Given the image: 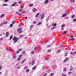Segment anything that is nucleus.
Masks as SVG:
<instances>
[{
  "label": "nucleus",
  "mask_w": 76,
  "mask_h": 76,
  "mask_svg": "<svg viewBox=\"0 0 76 76\" xmlns=\"http://www.w3.org/2000/svg\"><path fill=\"white\" fill-rule=\"evenodd\" d=\"M19 39V38L15 36L14 37V38L13 39V40H14V44L16 43V42H17V41Z\"/></svg>",
  "instance_id": "nucleus-1"
},
{
  "label": "nucleus",
  "mask_w": 76,
  "mask_h": 76,
  "mask_svg": "<svg viewBox=\"0 0 76 76\" xmlns=\"http://www.w3.org/2000/svg\"><path fill=\"white\" fill-rule=\"evenodd\" d=\"M40 18L41 20L44 19V18L45 17V14L43 13L40 15Z\"/></svg>",
  "instance_id": "nucleus-2"
},
{
  "label": "nucleus",
  "mask_w": 76,
  "mask_h": 76,
  "mask_svg": "<svg viewBox=\"0 0 76 76\" xmlns=\"http://www.w3.org/2000/svg\"><path fill=\"white\" fill-rule=\"evenodd\" d=\"M21 30H22V29L21 28H19L17 30V31L18 33H19V34L22 33V31H21Z\"/></svg>",
  "instance_id": "nucleus-3"
},
{
  "label": "nucleus",
  "mask_w": 76,
  "mask_h": 76,
  "mask_svg": "<svg viewBox=\"0 0 76 76\" xmlns=\"http://www.w3.org/2000/svg\"><path fill=\"white\" fill-rule=\"evenodd\" d=\"M22 56V55H21L19 56V58H18L17 60L18 61H19L20 59H21V57Z\"/></svg>",
  "instance_id": "nucleus-4"
},
{
  "label": "nucleus",
  "mask_w": 76,
  "mask_h": 76,
  "mask_svg": "<svg viewBox=\"0 0 76 76\" xmlns=\"http://www.w3.org/2000/svg\"><path fill=\"white\" fill-rule=\"evenodd\" d=\"M16 3H17L16 2H14V4H11V7H13V6H16Z\"/></svg>",
  "instance_id": "nucleus-5"
},
{
  "label": "nucleus",
  "mask_w": 76,
  "mask_h": 76,
  "mask_svg": "<svg viewBox=\"0 0 76 76\" xmlns=\"http://www.w3.org/2000/svg\"><path fill=\"white\" fill-rule=\"evenodd\" d=\"M32 11L33 12H35L37 11V9L35 8H34L33 9Z\"/></svg>",
  "instance_id": "nucleus-6"
},
{
  "label": "nucleus",
  "mask_w": 76,
  "mask_h": 76,
  "mask_svg": "<svg viewBox=\"0 0 76 76\" xmlns=\"http://www.w3.org/2000/svg\"><path fill=\"white\" fill-rule=\"evenodd\" d=\"M35 61L34 60H33L31 62V65H34L35 64Z\"/></svg>",
  "instance_id": "nucleus-7"
},
{
  "label": "nucleus",
  "mask_w": 76,
  "mask_h": 76,
  "mask_svg": "<svg viewBox=\"0 0 76 76\" xmlns=\"http://www.w3.org/2000/svg\"><path fill=\"white\" fill-rule=\"evenodd\" d=\"M50 18V16H48V18H46V21H48Z\"/></svg>",
  "instance_id": "nucleus-8"
},
{
  "label": "nucleus",
  "mask_w": 76,
  "mask_h": 76,
  "mask_svg": "<svg viewBox=\"0 0 76 76\" xmlns=\"http://www.w3.org/2000/svg\"><path fill=\"white\" fill-rule=\"evenodd\" d=\"M9 35V34L8 32H7L6 33V37H7Z\"/></svg>",
  "instance_id": "nucleus-9"
},
{
  "label": "nucleus",
  "mask_w": 76,
  "mask_h": 76,
  "mask_svg": "<svg viewBox=\"0 0 76 76\" xmlns=\"http://www.w3.org/2000/svg\"><path fill=\"white\" fill-rule=\"evenodd\" d=\"M26 61V59H24V60H23L21 62V64H23L25 63V61Z\"/></svg>",
  "instance_id": "nucleus-10"
},
{
  "label": "nucleus",
  "mask_w": 76,
  "mask_h": 76,
  "mask_svg": "<svg viewBox=\"0 0 76 76\" xmlns=\"http://www.w3.org/2000/svg\"><path fill=\"white\" fill-rule=\"evenodd\" d=\"M64 26H66V25L64 24H62L61 26V28H64Z\"/></svg>",
  "instance_id": "nucleus-11"
},
{
  "label": "nucleus",
  "mask_w": 76,
  "mask_h": 76,
  "mask_svg": "<svg viewBox=\"0 0 76 76\" xmlns=\"http://www.w3.org/2000/svg\"><path fill=\"white\" fill-rule=\"evenodd\" d=\"M56 25H57V23H53L52 24V26H56Z\"/></svg>",
  "instance_id": "nucleus-12"
},
{
  "label": "nucleus",
  "mask_w": 76,
  "mask_h": 76,
  "mask_svg": "<svg viewBox=\"0 0 76 76\" xmlns=\"http://www.w3.org/2000/svg\"><path fill=\"white\" fill-rule=\"evenodd\" d=\"M48 2V0H46L45 2V4H47V3Z\"/></svg>",
  "instance_id": "nucleus-13"
},
{
  "label": "nucleus",
  "mask_w": 76,
  "mask_h": 76,
  "mask_svg": "<svg viewBox=\"0 0 76 76\" xmlns=\"http://www.w3.org/2000/svg\"><path fill=\"white\" fill-rule=\"evenodd\" d=\"M68 58H66L64 60V62H66V61H67L68 60Z\"/></svg>",
  "instance_id": "nucleus-14"
},
{
  "label": "nucleus",
  "mask_w": 76,
  "mask_h": 76,
  "mask_svg": "<svg viewBox=\"0 0 76 76\" xmlns=\"http://www.w3.org/2000/svg\"><path fill=\"white\" fill-rule=\"evenodd\" d=\"M17 57V56H15L13 57V59H14L15 60L16 58Z\"/></svg>",
  "instance_id": "nucleus-15"
},
{
  "label": "nucleus",
  "mask_w": 76,
  "mask_h": 76,
  "mask_svg": "<svg viewBox=\"0 0 76 76\" xmlns=\"http://www.w3.org/2000/svg\"><path fill=\"white\" fill-rule=\"evenodd\" d=\"M29 71H30V70L29 69H27L26 70V72H27V73H29Z\"/></svg>",
  "instance_id": "nucleus-16"
},
{
  "label": "nucleus",
  "mask_w": 76,
  "mask_h": 76,
  "mask_svg": "<svg viewBox=\"0 0 76 76\" xmlns=\"http://www.w3.org/2000/svg\"><path fill=\"white\" fill-rule=\"evenodd\" d=\"M66 14H67V13L64 14V15H62L61 17H65V16H66Z\"/></svg>",
  "instance_id": "nucleus-17"
},
{
  "label": "nucleus",
  "mask_w": 76,
  "mask_h": 76,
  "mask_svg": "<svg viewBox=\"0 0 76 76\" xmlns=\"http://www.w3.org/2000/svg\"><path fill=\"white\" fill-rule=\"evenodd\" d=\"M76 52H75L74 53L71 52L70 53V54H72V55H74V54H76Z\"/></svg>",
  "instance_id": "nucleus-18"
},
{
  "label": "nucleus",
  "mask_w": 76,
  "mask_h": 76,
  "mask_svg": "<svg viewBox=\"0 0 76 76\" xmlns=\"http://www.w3.org/2000/svg\"><path fill=\"white\" fill-rule=\"evenodd\" d=\"M33 6H34V4H31L29 5V7H32Z\"/></svg>",
  "instance_id": "nucleus-19"
},
{
  "label": "nucleus",
  "mask_w": 76,
  "mask_h": 76,
  "mask_svg": "<svg viewBox=\"0 0 76 76\" xmlns=\"http://www.w3.org/2000/svg\"><path fill=\"white\" fill-rule=\"evenodd\" d=\"M16 14H17V15H21V14L19 13L17 11L16 12Z\"/></svg>",
  "instance_id": "nucleus-20"
},
{
  "label": "nucleus",
  "mask_w": 76,
  "mask_h": 76,
  "mask_svg": "<svg viewBox=\"0 0 76 76\" xmlns=\"http://www.w3.org/2000/svg\"><path fill=\"white\" fill-rule=\"evenodd\" d=\"M36 66H35L32 69V70H35V69H36Z\"/></svg>",
  "instance_id": "nucleus-21"
},
{
  "label": "nucleus",
  "mask_w": 76,
  "mask_h": 76,
  "mask_svg": "<svg viewBox=\"0 0 76 76\" xmlns=\"http://www.w3.org/2000/svg\"><path fill=\"white\" fill-rule=\"evenodd\" d=\"M68 75H72V72H68Z\"/></svg>",
  "instance_id": "nucleus-22"
},
{
  "label": "nucleus",
  "mask_w": 76,
  "mask_h": 76,
  "mask_svg": "<svg viewBox=\"0 0 76 76\" xmlns=\"http://www.w3.org/2000/svg\"><path fill=\"white\" fill-rule=\"evenodd\" d=\"M56 26H55L54 27H53L51 29V30H53V29H55V28H56Z\"/></svg>",
  "instance_id": "nucleus-23"
},
{
  "label": "nucleus",
  "mask_w": 76,
  "mask_h": 76,
  "mask_svg": "<svg viewBox=\"0 0 76 76\" xmlns=\"http://www.w3.org/2000/svg\"><path fill=\"white\" fill-rule=\"evenodd\" d=\"M70 2H75V0H70Z\"/></svg>",
  "instance_id": "nucleus-24"
},
{
  "label": "nucleus",
  "mask_w": 76,
  "mask_h": 76,
  "mask_svg": "<svg viewBox=\"0 0 76 76\" xmlns=\"http://www.w3.org/2000/svg\"><path fill=\"white\" fill-rule=\"evenodd\" d=\"M40 25H41V22H39L37 24V25L38 26Z\"/></svg>",
  "instance_id": "nucleus-25"
},
{
  "label": "nucleus",
  "mask_w": 76,
  "mask_h": 76,
  "mask_svg": "<svg viewBox=\"0 0 76 76\" xmlns=\"http://www.w3.org/2000/svg\"><path fill=\"white\" fill-rule=\"evenodd\" d=\"M25 54V51H23L22 52V54L23 55Z\"/></svg>",
  "instance_id": "nucleus-26"
},
{
  "label": "nucleus",
  "mask_w": 76,
  "mask_h": 76,
  "mask_svg": "<svg viewBox=\"0 0 76 76\" xmlns=\"http://www.w3.org/2000/svg\"><path fill=\"white\" fill-rule=\"evenodd\" d=\"M61 76H67V75H65V74H61Z\"/></svg>",
  "instance_id": "nucleus-27"
},
{
  "label": "nucleus",
  "mask_w": 76,
  "mask_h": 76,
  "mask_svg": "<svg viewBox=\"0 0 76 76\" xmlns=\"http://www.w3.org/2000/svg\"><path fill=\"white\" fill-rule=\"evenodd\" d=\"M12 37H13V35H12L10 36V40H11V39H12Z\"/></svg>",
  "instance_id": "nucleus-28"
},
{
  "label": "nucleus",
  "mask_w": 76,
  "mask_h": 76,
  "mask_svg": "<svg viewBox=\"0 0 76 76\" xmlns=\"http://www.w3.org/2000/svg\"><path fill=\"white\" fill-rule=\"evenodd\" d=\"M33 26L32 25H31L30 27V30H32V27Z\"/></svg>",
  "instance_id": "nucleus-29"
},
{
  "label": "nucleus",
  "mask_w": 76,
  "mask_h": 76,
  "mask_svg": "<svg viewBox=\"0 0 76 76\" xmlns=\"http://www.w3.org/2000/svg\"><path fill=\"white\" fill-rule=\"evenodd\" d=\"M39 13H38L35 16L36 18H37V17H38V15H39Z\"/></svg>",
  "instance_id": "nucleus-30"
},
{
  "label": "nucleus",
  "mask_w": 76,
  "mask_h": 76,
  "mask_svg": "<svg viewBox=\"0 0 76 76\" xmlns=\"http://www.w3.org/2000/svg\"><path fill=\"white\" fill-rule=\"evenodd\" d=\"M47 52L48 53H50V52H51V50L49 49V50H47Z\"/></svg>",
  "instance_id": "nucleus-31"
},
{
  "label": "nucleus",
  "mask_w": 76,
  "mask_h": 76,
  "mask_svg": "<svg viewBox=\"0 0 76 76\" xmlns=\"http://www.w3.org/2000/svg\"><path fill=\"white\" fill-rule=\"evenodd\" d=\"M54 73H52L50 74V76H53V75H54Z\"/></svg>",
  "instance_id": "nucleus-32"
},
{
  "label": "nucleus",
  "mask_w": 76,
  "mask_h": 76,
  "mask_svg": "<svg viewBox=\"0 0 76 76\" xmlns=\"http://www.w3.org/2000/svg\"><path fill=\"white\" fill-rule=\"evenodd\" d=\"M3 23L4 25H5V24H7V22Z\"/></svg>",
  "instance_id": "nucleus-33"
},
{
  "label": "nucleus",
  "mask_w": 76,
  "mask_h": 76,
  "mask_svg": "<svg viewBox=\"0 0 76 76\" xmlns=\"http://www.w3.org/2000/svg\"><path fill=\"white\" fill-rule=\"evenodd\" d=\"M4 16V14H2L1 16V18H2V17H3Z\"/></svg>",
  "instance_id": "nucleus-34"
},
{
  "label": "nucleus",
  "mask_w": 76,
  "mask_h": 76,
  "mask_svg": "<svg viewBox=\"0 0 76 76\" xmlns=\"http://www.w3.org/2000/svg\"><path fill=\"white\" fill-rule=\"evenodd\" d=\"M2 6H7V4H3Z\"/></svg>",
  "instance_id": "nucleus-35"
},
{
  "label": "nucleus",
  "mask_w": 76,
  "mask_h": 76,
  "mask_svg": "<svg viewBox=\"0 0 76 76\" xmlns=\"http://www.w3.org/2000/svg\"><path fill=\"white\" fill-rule=\"evenodd\" d=\"M13 26V25L12 24H11L10 25V27H12Z\"/></svg>",
  "instance_id": "nucleus-36"
},
{
  "label": "nucleus",
  "mask_w": 76,
  "mask_h": 76,
  "mask_svg": "<svg viewBox=\"0 0 76 76\" xmlns=\"http://www.w3.org/2000/svg\"><path fill=\"white\" fill-rule=\"evenodd\" d=\"M73 70V68L72 66H71L70 69V70Z\"/></svg>",
  "instance_id": "nucleus-37"
},
{
  "label": "nucleus",
  "mask_w": 76,
  "mask_h": 76,
  "mask_svg": "<svg viewBox=\"0 0 76 76\" xmlns=\"http://www.w3.org/2000/svg\"><path fill=\"white\" fill-rule=\"evenodd\" d=\"M20 68V66H18L17 67V69H19Z\"/></svg>",
  "instance_id": "nucleus-38"
},
{
  "label": "nucleus",
  "mask_w": 76,
  "mask_h": 76,
  "mask_svg": "<svg viewBox=\"0 0 76 76\" xmlns=\"http://www.w3.org/2000/svg\"><path fill=\"white\" fill-rule=\"evenodd\" d=\"M26 12V11H23L22 12V13H25Z\"/></svg>",
  "instance_id": "nucleus-39"
},
{
  "label": "nucleus",
  "mask_w": 76,
  "mask_h": 76,
  "mask_svg": "<svg viewBox=\"0 0 76 76\" xmlns=\"http://www.w3.org/2000/svg\"><path fill=\"white\" fill-rule=\"evenodd\" d=\"M74 39H74V38H72L70 39V40L71 41H73V40H74Z\"/></svg>",
  "instance_id": "nucleus-40"
},
{
  "label": "nucleus",
  "mask_w": 76,
  "mask_h": 76,
  "mask_svg": "<svg viewBox=\"0 0 76 76\" xmlns=\"http://www.w3.org/2000/svg\"><path fill=\"white\" fill-rule=\"evenodd\" d=\"M28 69V67H25L24 68V70H25V69Z\"/></svg>",
  "instance_id": "nucleus-41"
},
{
  "label": "nucleus",
  "mask_w": 76,
  "mask_h": 76,
  "mask_svg": "<svg viewBox=\"0 0 76 76\" xmlns=\"http://www.w3.org/2000/svg\"><path fill=\"white\" fill-rule=\"evenodd\" d=\"M9 51H11V52H12V51H13V50L11 49V50H9Z\"/></svg>",
  "instance_id": "nucleus-42"
},
{
  "label": "nucleus",
  "mask_w": 76,
  "mask_h": 76,
  "mask_svg": "<svg viewBox=\"0 0 76 76\" xmlns=\"http://www.w3.org/2000/svg\"><path fill=\"white\" fill-rule=\"evenodd\" d=\"M67 32V31H65V32L64 33V34L65 35L66 33Z\"/></svg>",
  "instance_id": "nucleus-43"
},
{
  "label": "nucleus",
  "mask_w": 76,
  "mask_h": 76,
  "mask_svg": "<svg viewBox=\"0 0 76 76\" xmlns=\"http://www.w3.org/2000/svg\"><path fill=\"white\" fill-rule=\"evenodd\" d=\"M3 25H4L3 23H2L0 24V26H2Z\"/></svg>",
  "instance_id": "nucleus-44"
},
{
  "label": "nucleus",
  "mask_w": 76,
  "mask_h": 76,
  "mask_svg": "<svg viewBox=\"0 0 76 76\" xmlns=\"http://www.w3.org/2000/svg\"><path fill=\"white\" fill-rule=\"evenodd\" d=\"M0 41H3V38H1L0 39Z\"/></svg>",
  "instance_id": "nucleus-45"
},
{
  "label": "nucleus",
  "mask_w": 76,
  "mask_h": 76,
  "mask_svg": "<svg viewBox=\"0 0 76 76\" xmlns=\"http://www.w3.org/2000/svg\"><path fill=\"white\" fill-rule=\"evenodd\" d=\"M9 0H5L4 2H7V1H8Z\"/></svg>",
  "instance_id": "nucleus-46"
},
{
  "label": "nucleus",
  "mask_w": 76,
  "mask_h": 76,
  "mask_svg": "<svg viewBox=\"0 0 76 76\" xmlns=\"http://www.w3.org/2000/svg\"><path fill=\"white\" fill-rule=\"evenodd\" d=\"M20 52L19 51H18L16 52V54H18V53H19V52Z\"/></svg>",
  "instance_id": "nucleus-47"
},
{
  "label": "nucleus",
  "mask_w": 76,
  "mask_h": 76,
  "mask_svg": "<svg viewBox=\"0 0 76 76\" xmlns=\"http://www.w3.org/2000/svg\"><path fill=\"white\" fill-rule=\"evenodd\" d=\"M31 54H34V51H32V52H31Z\"/></svg>",
  "instance_id": "nucleus-48"
},
{
  "label": "nucleus",
  "mask_w": 76,
  "mask_h": 76,
  "mask_svg": "<svg viewBox=\"0 0 76 76\" xmlns=\"http://www.w3.org/2000/svg\"><path fill=\"white\" fill-rule=\"evenodd\" d=\"M66 68H64V72L66 71Z\"/></svg>",
  "instance_id": "nucleus-49"
},
{
  "label": "nucleus",
  "mask_w": 76,
  "mask_h": 76,
  "mask_svg": "<svg viewBox=\"0 0 76 76\" xmlns=\"http://www.w3.org/2000/svg\"><path fill=\"white\" fill-rule=\"evenodd\" d=\"M2 68V67L1 66H0V70H1V69Z\"/></svg>",
  "instance_id": "nucleus-50"
},
{
  "label": "nucleus",
  "mask_w": 76,
  "mask_h": 76,
  "mask_svg": "<svg viewBox=\"0 0 76 76\" xmlns=\"http://www.w3.org/2000/svg\"><path fill=\"white\" fill-rule=\"evenodd\" d=\"M74 17H75V15H73L72 16L71 18H73Z\"/></svg>",
  "instance_id": "nucleus-51"
},
{
  "label": "nucleus",
  "mask_w": 76,
  "mask_h": 76,
  "mask_svg": "<svg viewBox=\"0 0 76 76\" xmlns=\"http://www.w3.org/2000/svg\"><path fill=\"white\" fill-rule=\"evenodd\" d=\"M21 50H22V49H19V51L20 52V51H21Z\"/></svg>",
  "instance_id": "nucleus-52"
},
{
  "label": "nucleus",
  "mask_w": 76,
  "mask_h": 76,
  "mask_svg": "<svg viewBox=\"0 0 76 76\" xmlns=\"http://www.w3.org/2000/svg\"><path fill=\"white\" fill-rule=\"evenodd\" d=\"M23 35H21L20 36V38H22V37H23Z\"/></svg>",
  "instance_id": "nucleus-53"
},
{
  "label": "nucleus",
  "mask_w": 76,
  "mask_h": 76,
  "mask_svg": "<svg viewBox=\"0 0 76 76\" xmlns=\"http://www.w3.org/2000/svg\"><path fill=\"white\" fill-rule=\"evenodd\" d=\"M12 24H14V23H15V21H13L12 22Z\"/></svg>",
  "instance_id": "nucleus-54"
},
{
  "label": "nucleus",
  "mask_w": 76,
  "mask_h": 76,
  "mask_svg": "<svg viewBox=\"0 0 76 76\" xmlns=\"http://www.w3.org/2000/svg\"><path fill=\"white\" fill-rule=\"evenodd\" d=\"M60 50H58L57 51V53H58L59 52H60Z\"/></svg>",
  "instance_id": "nucleus-55"
},
{
  "label": "nucleus",
  "mask_w": 76,
  "mask_h": 76,
  "mask_svg": "<svg viewBox=\"0 0 76 76\" xmlns=\"http://www.w3.org/2000/svg\"><path fill=\"white\" fill-rule=\"evenodd\" d=\"M70 37H71V38H73V36H72V35H70Z\"/></svg>",
  "instance_id": "nucleus-56"
},
{
  "label": "nucleus",
  "mask_w": 76,
  "mask_h": 76,
  "mask_svg": "<svg viewBox=\"0 0 76 76\" xmlns=\"http://www.w3.org/2000/svg\"><path fill=\"white\" fill-rule=\"evenodd\" d=\"M19 4H21V3H22V1H19Z\"/></svg>",
  "instance_id": "nucleus-57"
},
{
  "label": "nucleus",
  "mask_w": 76,
  "mask_h": 76,
  "mask_svg": "<svg viewBox=\"0 0 76 76\" xmlns=\"http://www.w3.org/2000/svg\"><path fill=\"white\" fill-rule=\"evenodd\" d=\"M47 74H45L44 75H43V76H47Z\"/></svg>",
  "instance_id": "nucleus-58"
},
{
  "label": "nucleus",
  "mask_w": 76,
  "mask_h": 76,
  "mask_svg": "<svg viewBox=\"0 0 76 76\" xmlns=\"http://www.w3.org/2000/svg\"><path fill=\"white\" fill-rule=\"evenodd\" d=\"M73 22H75L76 21V19H74L73 20Z\"/></svg>",
  "instance_id": "nucleus-59"
},
{
  "label": "nucleus",
  "mask_w": 76,
  "mask_h": 76,
  "mask_svg": "<svg viewBox=\"0 0 76 76\" xmlns=\"http://www.w3.org/2000/svg\"><path fill=\"white\" fill-rule=\"evenodd\" d=\"M50 45H48L47 46V47H50Z\"/></svg>",
  "instance_id": "nucleus-60"
},
{
  "label": "nucleus",
  "mask_w": 76,
  "mask_h": 76,
  "mask_svg": "<svg viewBox=\"0 0 76 76\" xmlns=\"http://www.w3.org/2000/svg\"><path fill=\"white\" fill-rule=\"evenodd\" d=\"M61 47H62V48H63V47H64V46L63 45H61Z\"/></svg>",
  "instance_id": "nucleus-61"
},
{
  "label": "nucleus",
  "mask_w": 76,
  "mask_h": 76,
  "mask_svg": "<svg viewBox=\"0 0 76 76\" xmlns=\"http://www.w3.org/2000/svg\"><path fill=\"white\" fill-rule=\"evenodd\" d=\"M61 31H63V30H64V29L63 28H61Z\"/></svg>",
  "instance_id": "nucleus-62"
},
{
  "label": "nucleus",
  "mask_w": 76,
  "mask_h": 76,
  "mask_svg": "<svg viewBox=\"0 0 76 76\" xmlns=\"http://www.w3.org/2000/svg\"><path fill=\"white\" fill-rule=\"evenodd\" d=\"M34 50H37V48H34Z\"/></svg>",
  "instance_id": "nucleus-63"
},
{
  "label": "nucleus",
  "mask_w": 76,
  "mask_h": 76,
  "mask_svg": "<svg viewBox=\"0 0 76 76\" xmlns=\"http://www.w3.org/2000/svg\"><path fill=\"white\" fill-rule=\"evenodd\" d=\"M71 8L72 9H74V8H73V7H71Z\"/></svg>",
  "instance_id": "nucleus-64"
}]
</instances>
